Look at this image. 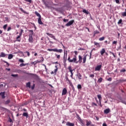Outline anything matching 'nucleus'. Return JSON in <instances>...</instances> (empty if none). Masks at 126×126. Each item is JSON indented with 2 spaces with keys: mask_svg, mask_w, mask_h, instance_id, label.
Instances as JSON below:
<instances>
[{
  "mask_svg": "<svg viewBox=\"0 0 126 126\" xmlns=\"http://www.w3.org/2000/svg\"><path fill=\"white\" fill-rule=\"evenodd\" d=\"M87 55H85L83 58L81 55L78 56L79 60L77 61V57L76 56H74V57L72 59H70V56H68L67 61L69 63H82L83 60V63H86Z\"/></svg>",
  "mask_w": 126,
  "mask_h": 126,
  "instance_id": "f257e3e1",
  "label": "nucleus"
},
{
  "mask_svg": "<svg viewBox=\"0 0 126 126\" xmlns=\"http://www.w3.org/2000/svg\"><path fill=\"white\" fill-rule=\"evenodd\" d=\"M47 51H49V52H56V53H60V54H62L63 53V49H58L57 48L55 49H48Z\"/></svg>",
  "mask_w": 126,
  "mask_h": 126,
  "instance_id": "f03ea898",
  "label": "nucleus"
},
{
  "mask_svg": "<svg viewBox=\"0 0 126 126\" xmlns=\"http://www.w3.org/2000/svg\"><path fill=\"white\" fill-rule=\"evenodd\" d=\"M24 31L23 29L21 30V32L19 33V35L16 37L17 42H20V41H21V39L20 38H21V36H22V33H23Z\"/></svg>",
  "mask_w": 126,
  "mask_h": 126,
  "instance_id": "7ed1b4c3",
  "label": "nucleus"
},
{
  "mask_svg": "<svg viewBox=\"0 0 126 126\" xmlns=\"http://www.w3.org/2000/svg\"><path fill=\"white\" fill-rule=\"evenodd\" d=\"M67 58V51H66V54H65V52L64 53V55L63 57V63L64 64H66Z\"/></svg>",
  "mask_w": 126,
  "mask_h": 126,
  "instance_id": "20e7f679",
  "label": "nucleus"
},
{
  "mask_svg": "<svg viewBox=\"0 0 126 126\" xmlns=\"http://www.w3.org/2000/svg\"><path fill=\"white\" fill-rule=\"evenodd\" d=\"M77 117H78V120L80 122V123H81L82 126H85V121L82 120V119H81V118L79 117V115L78 114H77Z\"/></svg>",
  "mask_w": 126,
  "mask_h": 126,
  "instance_id": "39448f33",
  "label": "nucleus"
},
{
  "mask_svg": "<svg viewBox=\"0 0 126 126\" xmlns=\"http://www.w3.org/2000/svg\"><path fill=\"white\" fill-rule=\"evenodd\" d=\"M101 68H102V64L97 65L95 67V71H100V70H101Z\"/></svg>",
  "mask_w": 126,
  "mask_h": 126,
  "instance_id": "423d86ee",
  "label": "nucleus"
},
{
  "mask_svg": "<svg viewBox=\"0 0 126 126\" xmlns=\"http://www.w3.org/2000/svg\"><path fill=\"white\" fill-rule=\"evenodd\" d=\"M73 23H74V20H72L70 21H69L65 25V26H70V25H72L73 24Z\"/></svg>",
  "mask_w": 126,
  "mask_h": 126,
  "instance_id": "0eeeda50",
  "label": "nucleus"
},
{
  "mask_svg": "<svg viewBox=\"0 0 126 126\" xmlns=\"http://www.w3.org/2000/svg\"><path fill=\"white\" fill-rule=\"evenodd\" d=\"M46 34L48 35V36H49L50 38H52V39H54V40H56V37L53 35V34L50 33L49 32H47Z\"/></svg>",
  "mask_w": 126,
  "mask_h": 126,
  "instance_id": "6e6552de",
  "label": "nucleus"
},
{
  "mask_svg": "<svg viewBox=\"0 0 126 126\" xmlns=\"http://www.w3.org/2000/svg\"><path fill=\"white\" fill-rule=\"evenodd\" d=\"M66 93H67V90L66 88H64L62 91V95H66Z\"/></svg>",
  "mask_w": 126,
  "mask_h": 126,
  "instance_id": "1a4fd4ad",
  "label": "nucleus"
},
{
  "mask_svg": "<svg viewBox=\"0 0 126 126\" xmlns=\"http://www.w3.org/2000/svg\"><path fill=\"white\" fill-rule=\"evenodd\" d=\"M5 93L4 92H1L0 93V96H1L2 99H4L5 98Z\"/></svg>",
  "mask_w": 126,
  "mask_h": 126,
  "instance_id": "9d476101",
  "label": "nucleus"
},
{
  "mask_svg": "<svg viewBox=\"0 0 126 126\" xmlns=\"http://www.w3.org/2000/svg\"><path fill=\"white\" fill-rule=\"evenodd\" d=\"M29 37H33V35H34V32L33 31V30H29Z\"/></svg>",
  "mask_w": 126,
  "mask_h": 126,
  "instance_id": "9b49d317",
  "label": "nucleus"
},
{
  "mask_svg": "<svg viewBox=\"0 0 126 126\" xmlns=\"http://www.w3.org/2000/svg\"><path fill=\"white\" fill-rule=\"evenodd\" d=\"M94 46H96L97 48L101 47V45H100V43L98 42H96L95 41H94Z\"/></svg>",
  "mask_w": 126,
  "mask_h": 126,
  "instance_id": "f8f14e48",
  "label": "nucleus"
},
{
  "mask_svg": "<svg viewBox=\"0 0 126 126\" xmlns=\"http://www.w3.org/2000/svg\"><path fill=\"white\" fill-rule=\"evenodd\" d=\"M66 126H74V124L71 123L70 122H67L66 123Z\"/></svg>",
  "mask_w": 126,
  "mask_h": 126,
  "instance_id": "ddd939ff",
  "label": "nucleus"
},
{
  "mask_svg": "<svg viewBox=\"0 0 126 126\" xmlns=\"http://www.w3.org/2000/svg\"><path fill=\"white\" fill-rule=\"evenodd\" d=\"M106 53V50L105 49L102 48L100 51V54L101 56H103L104 54Z\"/></svg>",
  "mask_w": 126,
  "mask_h": 126,
  "instance_id": "4468645a",
  "label": "nucleus"
},
{
  "mask_svg": "<svg viewBox=\"0 0 126 126\" xmlns=\"http://www.w3.org/2000/svg\"><path fill=\"white\" fill-rule=\"evenodd\" d=\"M110 110L109 108L106 109L104 110V114H109V113H110Z\"/></svg>",
  "mask_w": 126,
  "mask_h": 126,
  "instance_id": "2eb2a0df",
  "label": "nucleus"
},
{
  "mask_svg": "<svg viewBox=\"0 0 126 126\" xmlns=\"http://www.w3.org/2000/svg\"><path fill=\"white\" fill-rule=\"evenodd\" d=\"M38 24H40V25H43V23L42 22V20L41 19V18H38Z\"/></svg>",
  "mask_w": 126,
  "mask_h": 126,
  "instance_id": "dca6fc26",
  "label": "nucleus"
},
{
  "mask_svg": "<svg viewBox=\"0 0 126 126\" xmlns=\"http://www.w3.org/2000/svg\"><path fill=\"white\" fill-rule=\"evenodd\" d=\"M6 54H5L3 52H1L0 54V57L1 58H5V57L6 56Z\"/></svg>",
  "mask_w": 126,
  "mask_h": 126,
  "instance_id": "f3484780",
  "label": "nucleus"
},
{
  "mask_svg": "<svg viewBox=\"0 0 126 126\" xmlns=\"http://www.w3.org/2000/svg\"><path fill=\"white\" fill-rule=\"evenodd\" d=\"M83 12L84 13H85V14H87V15L90 14V12H89V11H88V10H86L85 9H84L83 10Z\"/></svg>",
  "mask_w": 126,
  "mask_h": 126,
  "instance_id": "a211bd4d",
  "label": "nucleus"
},
{
  "mask_svg": "<svg viewBox=\"0 0 126 126\" xmlns=\"http://www.w3.org/2000/svg\"><path fill=\"white\" fill-rule=\"evenodd\" d=\"M86 123L87 126H90V125H91V124H92V122H91V121H88V120H86Z\"/></svg>",
  "mask_w": 126,
  "mask_h": 126,
  "instance_id": "6ab92c4d",
  "label": "nucleus"
},
{
  "mask_svg": "<svg viewBox=\"0 0 126 126\" xmlns=\"http://www.w3.org/2000/svg\"><path fill=\"white\" fill-rule=\"evenodd\" d=\"M76 75H77V76L78 77V79L81 80V79H82V75H81V74H80V73H78Z\"/></svg>",
  "mask_w": 126,
  "mask_h": 126,
  "instance_id": "aec40b11",
  "label": "nucleus"
},
{
  "mask_svg": "<svg viewBox=\"0 0 126 126\" xmlns=\"http://www.w3.org/2000/svg\"><path fill=\"white\" fill-rule=\"evenodd\" d=\"M29 41L30 43H33V36H29Z\"/></svg>",
  "mask_w": 126,
  "mask_h": 126,
  "instance_id": "412c9836",
  "label": "nucleus"
},
{
  "mask_svg": "<svg viewBox=\"0 0 126 126\" xmlns=\"http://www.w3.org/2000/svg\"><path fill=\"white\" fill-rule=\"evenodd\" d=\"M35 15H36V16H37L38 17V18H41V15H40V13H39L37 11H35Z\"/></svg>",
  "mask_w": 126,
  "mask_h": 126,
  "instance_id": "4be33fe9",
  "label": "nucleus"
},
{
  "mask_svg": "<svg viewBox=\"0 0 126 126\" xmlns=\"http://www.w3.org/2000/svg\"><path fill=\"white\" fill-rule=\"evenodd\" d=\"M23 117H26L27 118H28V117H29V115H28V113H27V112H24L23 114Z\"/></svg>",
  "mask_w": 126,
  "mask_h": 126,
  "instance_id": "5701e85b",
  "label": "nucleus"
},
{
  "mask_svg": "<svg viewBox=\"0 0 126 126\" xmlns=\"http://www.w3.org/2000/svg\"><path fill=\"white\" fill-rule=\"evenodd\" d=\"M55 68H56V69H55V70H54V74H55V75H56L57 72H58V66L56 65Z\"/></svg>",
  "mask_w": 126,
  "mask_h": 126,
  "instance_id": "b1692460",
  "label": "nucleus"
},
{
  "mask_svg": "<svg viewBox=\"0 0 126 126\" xmlns=\"http://www.w3.org/2000/svg\"><path fill=\"white\" fill-rule=\"evenodd\" d=\"M13 58V55L12 54H9L8 56V60H11Z\"/></svg>",
  "mask_w": 126,
  "mask_h": 126,
  "instance_id": "393cba45",
  "label": "nucleus"
},
{
  "mask_svg": "<svg viewBox=\"0 0 126 126\" xmlns=\"http://www.w3.org/2000/svg\"><path fill=\"white\" fill-rule=\"evenodd\" d=\"M99 33H100V32H99L98 31H94V37H95V35L96 34H99Z\"/></svg>",
  "mask_w": 126,
  "mask_h": 126,
  "instance_id": "a878e982",
  "label": "nucleus"
},
{
  "mask_svg": "<svg viewBox=\"0 0 126 126\" xmlns=\"http://www.w3.org/2000/svg\"><path fill=\"white\" fill-rule=\"evenodd\" d=\"M27 87H29V88H31V83L29 82L28 83H27L26 84Z\"/></svg>",
  "mask_w": 126,
  "mask_h": 126,
  "instance_id": "bb28decb",
  "label": "nucleus"
},
{
  "mask_svg": "<svg viewBox=\"0 0 126 126\" xmlns=\"http://www.w3.org/2000/svg\"><path fill=\"white\" fill-rule=\"evenodd\" d=\"M10 103V100L8 99L6 101L4 102L5 105H8V104H9Z\"/></svg>",
  "mask_w": 126,
  "mask_h": 126,
  "instance_id": "cd10ccee",
  "label": "nucleus"
},
{
  "mask_svg": "<svg viewBox=\"0 0 126 126\" xmlns=\"http://www.w3.org/2000/svg\"><path fill=\"white\" fill-rule=\"evenodd\" d=\"M102 81H103V78H99L98 80H97V82H98V83H101V82H102Z\"/></svg>",
  "mask_w": 126,
  "mask_h": 126,
  "instance_id": "c85d7f7f",
  "label": "nucleus"
},
{
  "mask_svg": "<svg viewBox=\"0 0 126 126\" xmlns=\"http://www.w3.org/2000/svg\"><path fill=\"white\" fill-rule=\"evenodd\" d=\"M105 40V36H102L99 38V41H104Z\"/></svg>",
  "mask_w": 126,
  "mask_h": 126,
  "instance_id": "c756f323",
  "label": "nucleus"
},
{
  "mask_svg": "<svg viewBox=\"0 0 126 126\" xmlns=\"http://www.w3.org/2000/svg\"><path fill=\"white\" fill-rule=\"evenodd\" d=\"M55 56L57 57V59H58V60H60V59H61V55L55 54Z\"/></svg>",
  "mask_w": 126,
  "mask_h": 126,
  "instance_id": "7c9ffc66",
  "label": "nucleus"
},
{
  "mask_svg": "<svg viewBox=\"0 0 126 126\" xmlns=\"http://www.w3.org/2000/svg\"><path fill=\"white\" fill-rule=\"evenodd\" d=\"M122 16H126V9H125V12L122 13Z\"/></svg>",
  "mask_w": 126,
  "mask_h": 126,
  "instance_id": "2f4dec72",
  "label": "nucleus"
},
{
  "mask_svg": "<svg viewBox=\"0 0 126 126\" xmlns=\"http://www.w3.org/2000/svg\"><path fill=\"white\" fill-rule=\"evenodd\" d=\"M6 27H7V24L4 25L3 26V29H4V30H6Z\"/></svg>",
  "mask_w": 126,
  "mask_h": 126,
  "instance_id": "473e14b6",
  "label": "nucleus"
},
{
  "mask_svg": "<svg viewBox=\"0 0 126 126\" xmlns=\"http://www.w3.org/2000/svg\"><path fill=\"white\" fill-rule=\"evenodd\" d=\"M77 88L78 89H81V88H82V87H81V85L78 84L77 85Z\"/></svg>",
  "mask_w": 126,
  "mask_h": 126,
  "instance_id": "72a5a7b5",
  "label": "nucleus"
},
{
  "mask_svg": "<svg viewBox=\"0 0 126 126\" xmlns=\"http://www.w3.org/2000/svg\"><path fill=\"white\" fill-rule=\"evenodd\" d=\"M97 98L99 100V101H100L101 99L102 98V97H101V95L98 94L97 95Z\"/></svg>",
  "mask_w": 126,
  "mask_h": 126,
  "instance_id": "f704fd0d",
  "label": "nucleus"
},
{
  "mask_svg": "<svg viewBox=\"0 0 126 126\" xmlns=\"http://www.w3.org/2000/svg\"><path fill=\"white\" fill-rule=\"evenodd\" d=\"M95 76V75L94 74H91L90 75V77H91V78H93Z\"/></svg>",
  "mask_w": 126,
  "mask_h": 126,
  "instance_id": "c9c22d12",
  "label": "nucleus"
},
{
  "mask_svg": "<svg viewBox=\"0 0 126 126\" xmlns=\"http://www.w3.org/2000/svg\"><path fill=\"white\" fill-rule=\"evenodd\" d=\"M122 22H123V20H122V19H121L120 20H119V21L118 22V24H122Z\"/></svg>",
  "mask_w": 126,
  "mask_h": 126,
  "instance_id": "e433bc0d",
  "label": "nucleus"
},
{
  "mask_svg": "<svg viewBox=\"0 0 126 126\" xmlns=\"http://www.w3.org/2000/svg\"><path fill=\"white\" fill-rule=\"evenodd\" d=\"M11 76L13 77H17V76H18V74H11Z\"/></svg>",
  "mask_w": 126,
  "mask_h": 126,
  "instance_id": "4c0bfd02",
  "label": "nucleus"
},
{
  "mask_svg": "<svg viewBox=\"0 0 126 126\" xmlns=\"http://www.w3.org/2000/svg\"><path fill=\"white\" fill-rule=\"evenodd\" d=\"M118 43V41H114L113 42H112V45H117Z\"/></svg>",
  "mask_w": 126,
  "mask_h": 126,
  "instance_id": "58836bf2",
  "label": "nucleus"
},
{
  "mask_svg": "<svg viewBox=\"0 0 126 126\" xmlns=\"http://www.w3.org/2000/svg\"><path fill=\"white\" fill-rule=\"evenodd\" d=\"M25 1H27V2H30V3H32V0H24Z\"/></svg>",
  "mask_w": 126,
  "mask_h": 126,
  "instance_id": "ea45409f",
  "label": "nucleus"
},
{
  "mask_svg": "<svg viewBox=\"0 0 126 126\" xmlns=\"http://www.w3.org/2000/svg\"><path fill=\"white\" fill-rule=\"evenodd\" d=\"M26 65V64H24L23 63H22L20 64V66L22 67V66H25Z\"/></svg>",
  "mask_w": 126,
  "mask_h": 126,
  "instance_id": "a19ab883",
  "label": "nucleus"
},
{
  "mask_svg": "<svg viewBox=\"0 0 126 126\" xmlns=\"http://www.w3.org/2000/svg\"><path fill=\"white\" fill-rule=\"evenodd\" d=\"M3 63H6V65H7V66H9V63H7V62H6V61H3Z\"/></svg>",
  "mask_w": 126,
  "mask_h": 126,
  "instance_id": "79ce46f5",
  "label": "nucleus"
},
{
  "mask_svg": "<svg viewBox=\"0 0 126 126\" xmlns=\"http://www.w3.org/2000/svg\"><path fill=\"white\" fill-rule=\"evenodd\" d=\"M126 69H122L120 70V72H126Z\"/></svg>",
  "mask_w": 126,
  "mask_h": 126,
  "instance_id": "37998d69",
  "label": "nucleus"
},
{
  "mask_svg": "<svg viewBox=\"0 0 126 126\" xmlns=\"http://www.w3.org/2000/svg\"><path fill=\"white\" fill-rule=\"evenodd\" d=\"M19 62L20 63H24V60H23V59H20L19 60Z\"/></svg>",
  "mask_w": 126,
  "mask_h": 126,
  "instance_id": "c03bdc74",
  "label": "nucleus"
},
{
  "mask_svg": "<svg viewBox=\"0 0 126 126\" xmlns=\"http://www.w3.org/2000/svg\"><path fill=\"white\" fill-rule=\"evenodd\" d=\"M115 2L116 3H118V4H120V0H115Z\"/></svg>",
  "mask_w": 126,
  "mask_h": 126,
  "instance_id": "a18cd8bd",
  "label": "nucleus"
},
{
  "mask_svg": "<svg viewBox=\"0 0 126 126\" xmlns=\"http://www.w3.org/2000/svg\"><path fill=\"white\" fill-rule=\"evenodd\" d=\"M63 21L64 22H68V19H63Z\"/></svg>",
  "mask_w": 126,
  "mask_h": 126,
  "instance_id": "49530a36",
  "label": "nucleus"
},
{
  "mask_svg": "<svg viewBox=\"0 0 126 126\" xmlns=\"http://www.w3.org/2000/svg\"><path fill=\"white\" fill-rule=\"evenodd\" d=\"M26 53L27 54V55H28V57L30 56V53H29V52L26 51Z\"/></svg>",
  "mask_w": 126,
  "mask_h": 126,
  "instance_id": "de8ad7c7",
  "label": "nucleus"
},
{
  "mask_svg": "<svg viewBox=\"0 0 126 126\" xmlns=\"http://www.w3.org/2000/svg\"><path fill=\"white\" fill-rule=\"evenodd\" d=\"M10 30H11V27H9L7 29V31L9 32L10 31Z\"/></svg>",
  "mask_w": 126,
  "mask_h": 126,
  "instance_id": "09e8293b",
  "label": "nucleus"
},
{
  "mask_svg": "<svg viewBox=\"0 0 126 126\" xmlns=\"http://www.w3.org/2000/svg\"><path fill=\"white\" fill-rule=\"evenodd\" d=\"M67 69H69V71H70V70H72V69H71V66H69L67 68Z\"/></svg>",
  "mask_w": 126,
  "mask_h": 126,
  "instance_id": "8fccbe9b",
  "label": "nucleus"
},
{
  "mask_svg": "<svg viewBox=\"0 0 126 126\" xmlns=\"http://www.w3.org/2000/svg\"><path fill=\"white\" fill-rule=\"evenodd\" d=\"M92 105L97 106V104L95 103V102H92Z\"/></svg>",
  "mask_w": 126,
  "mask_h": 126,
  "instance_id": "3c124183",
  "label": "nucleus"
},
{
  "mask_svg": "<svg viewBox=\"0 0 126 126\" xmlns=\"http://www.w3.org/2000/svg\"><path fill=\"white\" fill-rule=\"evenodd\" d=\"M58 63H59V62H58L52 63V64H58Z\"/></svg>",
  "mask_w": 126,
  "mask_h": 126,
  "instance_id": "603ef678",
  "label": "nucleus"
},
{
  "mask_svg": "<svg viewBox=\"0 0 126 126\" xmlns=\"http://www.w3.org/2000/svg\"><path fill=\"white\" fill-rule=\"evenodd\" d=\"M92 52H93V50H92V51H91V53H90V59H91V56H92Z\"/></svg>",
  "mask_w": 126,
  "mask_h": 126,
  "instance_id": "864d4df0",
  "label": "nucleus"
},
{
  "mask_svg": "<svg viewBox=\"0 0 126 126\" xmlns=\"http://www.w3.org/2000/svg\"><path fill=\"white\" fill-rule=\"evenodd\" d=\"M102 126H107V124H106V123H104L102 124Z\"/></svg>",
  "mask_w": 126,
  "mask_h": 126,
  "instance_id": "5fc2aeb1",
  "label": "nucleus"
},
{
  "mask_svg": "<svg viewBox=\"0 0 126 126\" xmlns=\"http://www.w3.org/2000/svg\"><path fill=\"white\" fill-rule=\"evenodd\" d=\"M112 55L113 56L114 58H116V55H115V53H111Z\"/></svg>",
  "mask_w": 126,
  "mask_h": 126,
  "instance_id": "6e6d98bb",
  "label": "nucleus"
},
{
  "mask_svg": "<svg viewBox=\"0 0 126 126\" xmlns=\"http://www.w3.org/2000/svg\"><path fill=\"white\" fill-rule=\"evenodd\" d=\"M108 81H112V78H109L108 79Z\"/></svg>",
  "mask_w": 126,
  "mask_h": 126,
  "instance_id": "4d7b16f0",
  "label": "nucleus"
},
{
  "mask_svg": "<svg viewBox=\"0 0 126 126\" xmlns=\"http://www.w3.org/2000/svg\"><path fill=\"white\" fill-rule=\"evenodd\" d=\"M74 53H75V55H74V56H76H76H77V51H75Z\"/></svg>",
  "mask_w": 126,
  "mask_h": 126,
  "instance_id": "13d9d810",
  "label": "nucleus"
},
{
  "mask_svg": "<svg viewBox=\"0 0 126 126\" xmlns=\"http://www.w3.org/2000/svg\"><path fill=\"white\" fill-rule=\"evenodd\" d=\"M34 88H35V85H33L32 87V89L33 90V89H34Z\"/></svg>",
  "mask_w": 126,
  "mask_h": 126,
  "instance_id": "bf43d9fd",
  "label": "nucleus"
},
{
  "mask_svg": "<svg viewBox=\"0 0 126 126\" xmlns=\"http://www.w3.org/2000/svg\"><path fill=\"white\" fill-rule=\"evenodd\" d=\"M104 43H105V44H106V45H107V44H108V41H107V40H105V41H104Z\"/></svg>",
  "mask_w": 126,
  "mask_h": 126,
  "instance_id": "052dcab7",
  "label": "nucleus"
},
{
  "mask_svg": "<svg viewBox=\"0 0 126 126\" xmlns=\"http://www.w3.org/2000/svg\"><path fill=\"white\" fill-rule=\"evenodd\" d=\"M86 29H87L88 31L89 32H90V30H89V28H87V27H86Z\"/></svg>",
  "mask_w": 126,
  "mask_h": 126,
  "instance_id": "680f3d73",
  "label": "nucleus"
},
{
  "mask_svg": "<svg viewBox=\"0 0 126 126\" xmlns=\"http://www.w3.org/2000/svg\"><path fill=\"white\" fill-rule=\"evenodd\" d=\"M6 70L8 71H10V68H6Z\"/></svg>",
  "mask_w": 126,
  "mask_h": 126,
  "instance_id": "e2e57ef3",
  "label": "nucleus"
},
{
  "mask_svg": "<svg viewBox=\"0 0 126 126\" xmlns=\"http://www.w3.org/2000/svg\"><path fill=\"white\" fill-rule=\"evenodd\" d=\"M70 71L71 74H72V73H72V71H73V70H70V71Z\"/></svg>",
  "mask_w": 126,
  "mask_h": 126,
  "instance_id": "0e129e2a",
  "label": "nucleus"
},
{
  "mask_svg": "<svg viewBox=\"0 0 126 126\" xmlns=\"http://www.w3.org/2000/svg\"><path fill=\"white\" fill-rule=\"evenodd\" d=\"M121 61V59H120V58H118L117 59V62H120Z\"/></svg>",
  "mask_w": 126,
  "mask_h": 126,
  "instance_id": "69168bd1",
  "label": "nucleus"
},
{
  "mask_svg": "<svg viewBox=\"0 0 126 126\" xmlns=\"http://www.w3.org/2000/svg\"><path fill=\"white\" fill-rule=\"evenodd\" d=\"M90 126H95V125H94L92 124V123L91 124V125H90Z\"/></svg>",
  "mask_w": 126,
  "mask_h": 126,
  "instance_id": "338daca9",
  "label": "nucleus"
},
{
  "mask_svg": "<svg viewBox=\"0 0 126 126\" xmlns=\"http://www.w3.org/2000/svg\"><path fill=\"white\" fill-rule=\"evenodd\" d=\"M96 121H99V118L97 117H96Z\"/></svg>",
  "mask_w": 126,
  "mask_h": 126,
  "instance_id": "774afa93",
  "label": "nucleus"
}]
</instances>
